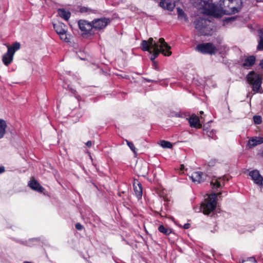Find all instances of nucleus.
I'll list each match as a JSON object with an SVG mask.
<instances>
[{
    "label": "nucleus",
    "mask_w": 263,
    "mask_h": 263,
    "mask_svg": "<svg viewBox=\"0 0 263 263\" xmlns=\"http://www.w3.org/2000/svg\"><path fill=\"white\" fill-rule=\"evenodd\" d=\"M195 28L200 35L209 36L213 33V23L211 20L198 18L194 22Z\"/></svg>",
    "instance_id": "nucleus-2"
},
{
    "label": "nucleus",
    "mask_w": 263,
    "mask_h": 263,
    "mask_svg": "<svg viewBox=\"0 0 263 263\" xmlns=\"http://www.w3.org/2000/svg\"><path fill=\"white\" fill-rule=\"evenodd\" d=\"M133 186L137 197L139 199H141L142 196V184L138 180H135L133 183Z\"/></svg>",
    "instance_id": "nucleus-15"
},
{
    "label": "nucleus",
    "mask_w": 263,
    "mask_h": 263,
    "mask_svg": "<svg viewBox=\"0 0 263 263\" xmlns=\"http://www.w3.org/2000/svg\"><path fill=\"white\" fill-rule=\"evenodd\" d=\"M253 119L255 124H260L262 122V118L260 116L255 115L253 116Z\"/></svg>",
    "instance_id": "nucleus-33"
},
{
    "label": "nucleus",
    "mask_w": 263,
    "mask_h": 263,
    "mask_svg": "<svg viewBox=\"0 0 263 263\" xmlns=\"http://www.w3.org/2000/svg\"><path fill=\"white\" fill-rule=\"evenodd\" d=\"M79 11L81 13H94V10L90 9V8L85 7V6L81 7L80 8Z\"/></svg>",
    "instance_id": "nucleus-31"
},
{
    "label": "nucleus",
    "mask_w": 263,
    "mask_h": 263,
    "mask_svg": "<svg viewBox=\"0 0 263 263\" xmlns=\"http://www.w3.org/2000/svg\"><path fill=\"white\" fill-rule=\"evenodd\" d=\"M159 42H161L160 48L156 50H152V53L150 60L155 62V60L158 57L159 54L161 53L165 56H170L172 54L171 51V47L165 42L163 38L159 39Z\"/></svg>",
    "instance_id": "nucleus-4"
},
{
    "label": "nucleus",
    "mask_w": 263,
    "mask_h": 263,
    "mask_svg": "<svg viewBox=\"0 0 263 263\" xmlns=\"http://www.w3.org/2000/svg\"><path fill=\"white\" fill-rule=\"evenodd\" d=\"M145 80H146V81L147 82H156V81H154V80H150V79H146Z\"/></svg>",
    "instance_id": "nucleus-43"
},
{
    "label": "nucleus",
    "mask_w": 263,
    "mask_h": 263,
    "mask_svg": "<svg viewBox=\"0 0 263 263\" xmlns=\"http://www.w3.org/2000/svg\"><path fill=\"white\" fill-rule=\"evenodd\" d=\"M67 88L68 89L69 91L72 94L75 95L77 92V91L76 89L70 87L69 86H67Z\"/></svg>",
    "instance_id": "nucleus-36"
},
{
    "label": "nucleus",
    "mask_w": 263,
    "mask_h": 263,
    "mask_svg": "<svg viewBox=\"0 0 263 263\" xmlns=\"http://www.w3.org/2000/svg\"><path fill=\"white\" fill-rule=\"evenodd\" d=\"M13 55L11 52H9V51L7 50V52L5 53L2 58V61L4 64L6 66H8L13 61Z\"/></svg>",
    "instance_id": "nucleus-21"
},
{
    "label": "nucleus",
    "mask_w": 263,
    "mask_h": 263,
    "mask_svg": "<svg viewBox=\"0 0 263 263\" xmlns=\"http://www.w3.org/2000/svg\"><path fill=\"white\" fill-rule=\"evenodd\" d=\"M257 3L263 2V0H256Z\"/></svg>",
    "instance_id": "nucleus-46"
},
{
    "label": "nucleus",
    "mask_w": 263,
    "mask_h": 263,
    "mask_svg": "<svg viewBox=\"0 0 263 263\" xmlns=\"http://www.w3.org/2000/svg\"><path fill=\"white\" fill-rule=\"evenodd\" d=\"M261 156L263 158V149H262V151L261 153Z\"/></svg>",
    "instance_id": "nucleus-48"
},
{
    "label": "nucleus",
    "mask_w": 263,
    "mask_h": 263,
    "mask_svg": "<svg viewBox=\"0 0 263 263\" xmlns=\"http://www.w3.org/2000/svg\"><path fill=\"white\" fill-rule=\"evenodd\" d=\"M249 175L255 184L258 185H261L262 184L263 177L258 170H254L251 171L249 173Z\"/></svg>",
    "instance_id": "nucleus-11"
},
{
    "label": "nucleus",
    "mask_w": 263,
    "mask_h": 263,
    "mask_svg": "<svg viewBox=\"0 0 263 263\" xmlns=\"http://www.w3.org/2000/svg\"><path fill=\"white\" fill-rule=\"evenodd\" d=\"M209 165L210 166H211V165L213 166V165H214V164L215 163V161H211L210 162H209Z\"/></svg>",
    "instance_id": "nucleus-41"
},
{
    "label": "nucleus",
    "mask_w": 263,
    "mask_h": 263,
    "mask_svg": "<svg viewBox=\"0 0 263 263\" xmlns=\"http://www.w3.org/2000/svg\"><path fill=\"white\" fill-rule=\"evenodd\" d=\"M23 263H31V262H29V261H25V262H24Z\"/></svg>",
    "instance_id": "nucleus-49"
},
{
    "label": "nucleus",
    "mask_w": 263,
    "mask_h": 263,
    "mask_svg": "<svg viewBox=\"0 0 263 263\" xmlns=\"http://www.w3.org/2000/svg\"><path fill=\"white\" fill-rule=\"evenodd\" d=\"M256 58L254 55H250L244 61L242 66L244 67H251L253 66L255 63Z\"/></svg>",
    "instance_id": "nucleus-22"
},
{
    "label": "nucleus",
    "mask_w": 263,
    "mask_h": 263,
    "mask_svg": "<svg viewBox=\"0 0 263 263\" xmlns=\"http://www.w3.org/2000/svg\"><path fill=\"white\" fill-rule=\"evenodd\" d=\"M161 146L165 148H171L173 147L172 143L165 140H162L161 141Z\"/></svg>",
    "instance_id": "nucleus-30"
},
{
    "label": "nucleus",
    "mask_w": 263,
    "mask_h": 263,
    "mask_svg": "<svg viewBox=\"0 0 263 263\" xmlns=\"http://www.w3.org/2000/svg\"><path fill=\"white\" fill-rule=\"evenodd\" d=\"M203 176L204 174L202 172L199 171L193 172L191 176H189V178L193 182L197 183H200L205 180Z\"/></svg>",
    "instance_id": "nucleus-12"
},
{
    "label": "nucleus",
    "mask_w": 263,
    "mask_h": 263,
    "mask_svg": "<svg viewBox=\"0 0 263 263\" xmlns=\"http://www.w3.org/2000/svg\"><path fill=\"white\" fill-rule=\"evenodd\" d=\"M219 5L224 14H233L241 10L242 0H220Z\"/></svg>",
    "instance_id": "nucleus-1"
},
{
    "label": "nucleus",
    "mask_w": 263,
    "mask_h": 263,
    "mask_svg": "<svg viewBox=\"0 0 263 263\" xmlns=\"http://www.w3.org/2000/svg\"><path fill=\"white\" fill-rule=\"evenodd\" d=\"M127 145L130 148V150L133 152L135 154H136V148L135 147L134 143L132 142L126 140Z\"/></svg>",
    "instance_id": "nucleus-34"
},
{
    "label": "nucleus",
    "mask_w": 263,
    "mask_h": 263,
    "mask_svg": "<svg viewBox=\"0 0 263 263\" xmlns=\"http://www.w3.org/2000/svg\"><path fill=\"white\" fill-rule=\"evenodd\" d=\"M21 47V44L18 42H15L14 43L11 47H8V51H9V52H11L13 54H14L15 52L18 50Z\"/></svg>",
    "instance_id": "nucleus-26"
},
{
    "label": "nucleus",
    "mask_w": 263,
    "mask_h": 263,
    "mask_svg": "<svg viewBox=\"0 0 263 263\" xmlns=\"http://www.w3.org/2000/svg\"><path fill=\"white\" fill-rule=\"evenodd\" d=\"M190 125L192 127L200 128L202 127L198 116L193 114L189 119Z\"/></svg>",
    "instance_id": "nucleus-14"
},
{
    "label": "nucleus",
    "mask_w": 263,
    "mask_h": 263,
    "mask_svg": "<svg viewBox=\"0 0 263 263\" xmlns=\"http://www.w3.org/2000/svg\"><path fill=\"white\" fill-rule=\"evenodd\" d=\"M5 170L4 166H0V174L4 173L5 172Z\"/></svg>",
    "instance_id": "nucleus-40"
},
{
    "label": "nucleus",
    "mask_w": 263,
    "mask_h": 263,
    "mask_svg": "<svg viewBox=\"0 0 263 263\" xmlns=\"http://www.w3.org/2000/svg\"><path fill=\"white\" fill-rule=\"evenodd\" d=\"M191 224L189 223H185L183 227L184 229H188L190 228Z\"/></svg>",
    "instance_id": "nucleus-38"
},
{
    "label": "nucleus",
    "mask_w": 263,
    "mask_h": 263,
    "mask_svg": "<svg viewBox=\"0 0 263 263\" xmlns=\"http://www.w3.org/2000/svg\"><path fill=\"white\" fill-rule=\"evenodd\" d=\"M176 116L177 117H180V116L179 115H176Z\"/></svg>",
    "instance_id": "nucleus-50"
},
{
    "label": "nucleus",
    "mask_w": 263,
    "mask_h": 263,
    "mask_svg": "<svg viewBox=\"0 0 263 263\" xmlns=\"http://www.w3.org/2000/svg\"><path fill=\"white\" fill-rule=\"evenodd\" d=\"M66 32H67V30H66L64 32L59 34L58 35H59L61 40L65 41L66 43H68L70 42V41H69V39L68 38L67 36Z\"/></svg>",
    "instance_id": "nucleus-32"
},
{
    "label": "nucleus",
    "mask_w": 263,
    "mask_h": 263,
    "mask_svg": "<svg viewBox=\"0 0 263 263\" xmlns=\"http://www.w3.org/2000/svg\"><path fill=\"white\" fill-rule=\"evenodd\" d=\"M76 229L78 230H82L84 227L80 223H77L75 225Z\"/></svg>",
    "instance_id": "nucleus-35"
},
{
    "label": "nucleus",
    "mask_w": 263,
    "mask_h": 263,
    "mask_svg": "<svg viewBox=\"0 0 263 263\" xmlns=\"http://www.w3.org/2000/svg\"><path fill=\"white\" fill-rule=\"evenodd\" d=\"M246 79L248 83L252 86V90L255 92L262 93L259 91L262 83V78L259 74L254 71H251L247 75Z\"/></svg>",
    "instance_id": "nucleus-6"
},
{
    "label": "nucleus",
    "mask_w": 263,
    "mask_h": 263,
    "mask_svg": "<svg viewBox=\"0 0 263 263\" xmlns=\"http://www.w3.org/2000/svg\"><path fill=\"white\" fill-rule=\"evenodd\" d=\"M177 14H178V19L179 20H183L185 22H187L188 18H187L186 14L183 11V10L181 8L178 7L177 8Z\"/></svg>",
    "instance_id": "nucleus-24"
},
{
    "label": "nucleus",
    "mask_w": 263,
    "mask_h": 263,
    "mask_svg": "<svg viewBox=\"0 0 263 263\" xmlns=\"http://www.w3.org/2000/svg\"><path fill=\"white\" fill-rule=\"evenodd\" d=\"M39 241L38 238H33L29 239L28 241H23L21 240H17V242H18L20 243L29 246V247H31L32 246V242H34V241Z\"/></svg>",
    "instance_id": "nucleus-28"
},
{
    "label": "nucleus",
    "mask_w": 263,
    "mask_h": 263,
    "mask_svg": "<svg viewBox=\"0 0 263 263\" xmlns=\"http://www.w3.org/2000/svg\"><path fill=\"white\" fill-rule=\"evenodd\" d=\"M110 23V20L109 18L102 17L92 20V25L93 26V29L99 30L104 29Z\"/></svg>",
    "instance_id": "nucleus-10"
},
{
    "label": "nucleus",
    "mask_w": 263,
    "mask_h": 263,
    "mask_svg": "<svg viewBox=\"0 0 263 263\" xmlns=\"http://www.w3.org/2000/svg\"><path fill=\"white\" fill-rule=\"evenodd\" d=\"M155 69H157V67H155Z\"/></svg>",
    "instance_id": "nucleus-51"
},
{
    "label": "nucleus",
    "mask_w": 263,
    "mask_h": 263,
    "mask_svg": "<svg viewBox=\"0 0 263 263\" xmlns=\"http://www.w3.org/2000/svg\"><path fill=\"white\" fill-rule=\"evenodd\" d=\"M85 144L88 147H90L92 145V142L90 140L88 141Z\"/></svg>",
    "instance_id": "nucleus-39"
},
{
    "label": "nucleus",
    "mask_w": 263,
    "mask_h": 263,
    "mask_svg": "<svg viewBox=\"0 0 263 263\" xmlns=\"http://www.w3.org/2000/svg\"><path fill=\"white\" fill-rule=\"evenodd\" d=\"M211 185L213 189H217L221 187V184L217 179H213L211 182Z\"/></svg>",
    "instance_id": "nucleus-29"
},
{
    "label": "nucleus",
    "mask_w": 263,
    "mask_h": 263,
    "mask_svg": "<svg viewBox=\"0 0 263 263\" xmlns=\"http://www.w3.org/2000/svg\"><path fill=\"white\" fill-rule=\"evenodd\" d=\"M193 5L199 9L206 10V13L211 15H215L216 6L210 3V0H190Z\"/></svg>",
    "instance_id": "nucleus-5"
},
{
    "label": "nucleus",
    "mask_w": 263,
    "mask_h": 263,
    "mask_svg": "<svg viewBox=\"0 0 263 263\" xmlns=\"http://www.w3.org/2000/svg\"><path fill=\"white\" fill-rule=\"evenodd\" d=\"M160 46L161 42H159V40L156 42L152 37L149 38L147 41L143 40L141 43V49L144 51L149 52V53H152V50L160 48Z\"/></svg>",
    "instance_id": "nucleus-7"
},
{
    "label": "nucleus",
    "mask_w": 263,
    "mask_h": 263,
    "mask_svg": "<svg viewBox=\"0 0 263 263\" xmlns=\"http://www.w3.org/2000/svg\"><path fill=\"white\" fill-rule=\"evenodd\" d=\"M259 65L260 66L261 68L263 69V59L260 61Z\"/></svg>",
    "instance_id": "nucleus-42"
},
{
    "label": "nucleus",
    "mask_w": 263,
    "mask_h": 263,
    "mask_svg": "<svg viewBox=\"0 0 263 263\" xmlns=\"http://www.w3.org/2000/svg\"><path fill=\"white\" fill-rule=\"evenodd\" d=\"M53 28L58 34L64 32L66 29V26L61 22L53 24Z\"/></svg>",
    "instance_id": "nucleus-19"
},
{
    "label": "nucleus",
    "mask_w": 263,
    "mask_h": 263,
    "mask_svg": "<svg viewBox=\"0 0 263 263\" xmlns=\"http://www.w3.org/2000/svg\"><path fill=\"white\" fill-rule=\"evenodd\" d=\"M184 165H183V164H181V166H180V169H181V170H183L184 169Z\"/></svg>",
    "instance_id": "nucleus-45"
},
{
    "label": "nucleus",
    "mask_w": 263,
    "mask_h": 263,
    "mask_svg": "<svg viewBox=\"0 0 263 263\" xmlns=\"http://www.w3.org/2000/svg\"><path fill=\"white\" fill-rule=\"evenodd\" d=\"M160 2L159 4V6L163 8L164 9H166L168 11H173L175 5L173 4L169 0H160Z\"/></svg>",
    "instance_id": "nucleus-18"
},
{
    "label": "nucleus",
    "mask_w": 263,
    "mask_h": 263,
    "mask_svg": "<svg viewBox=\"0 0 263 263\" xmlns=\"http://www.w3.org/2000/svg\"><path fill=\"white\" fill-rule=\"evenodd\" d=\"M7 124L6 121L0 119V139L2 138L6 133Z\"/></svg>",
    "instance_id": "nucleus-25"
},
{
    "label": "nucleus",
    "mask_w": 263,
    "mask_h": 263,
    "mask_svg": "<svg viewBox=\"0 0 263 263\" xmlns=\"http://www.w3.org/2000/svg\"><path fill=\"white\" fill-rule=\"evenodd\" d=\"M203 134L204 136H207L210 139L216 140L217 139L216 131L213 129H211V128L206 127L205 125L203 126Z\"/></svg>",
    "instance_id": "nucleus-16"
},
{
    "label": "nucleus",
    "mask_w": 263,
    "mask_h": 263,
    "mask_svg": "<svg viewBox=\"0 0 263 263\" xmlns=\"http://www.w3.org/2000/svg\"><path fill=\"white\" fill-rule=\"evenodd\" d=\"M78 26L80 30L82 32V35H93L95 32H92L93 26L92 25V21L88 22L85 20H80L78 21Z\"/></svg>",
    "instance_id": "nucleus-9"
},
{
    "label": "nucleus",
    "mask_w": 263,
    "mask_h": 263,
    "mask_svg": "<svg viewBox=\"0 0 263 263\" xmlns=\"http://www.w3.org/2000/svg\"><path fill=\"white\" fill-rule=\"evenodd\" d=\"M196 50L202 54L212 55L216 54L218 49L213 43L209 42L197 45Z\"/></svg>",
    "instance_id": "nucleus-8"
},
{
    "label": "nucleus",
    "mask_w": 263,
    "mask_h": 263,
    "mask_svg": "<svg viewBox=\"0 0 263 263\" xmlns=\"http://www.w3.org/2000/svg\"><path fill=\"white\" fill-rule=\"evenodd\" d=\"M263 143V138L261 137H255L252 138L248 142V145L250 148L253 147L258 144Z\"/></svg>",
    "instance_id": "nucleus-17"
},
{
    "label": "nucleus",
    "mask_w": 263,
    "mask_h": 263,
    "mask_svg": "<svg viewBox=\"0 0 263 263\" xmlns=\"http://www.w3.org/2000/svg\"><path fill=\"white\" fill-rule=\"evenodd\" d=\"M249 260L253 263H257V261L254 257L249 258Z\"/></svg>",
    "instance_id": "nucleus-37"
},
{
    "label": "nucleus",
    "mask_w": 263,
    "mask_h": 263,
    "mask_svg": "<svg viewBox=\"0 0 263 263\" xmlns=\"http://www.w3.org/2000/svg\"><path fill=\"white\" fill-rule=\"evenodd\" d=\"M28 186L33 190L39 193H42L45 189L40 185L36 180H30L28 182Z\"/></svg>",
    "instance_id": "nucleus-13"
},
{
    "label": "nucleus",
    "mask_w": 263,
    "mask_h": 263,
    "mask_svg": "<svg viewBox=\"0 0 263 263\" xmlns=\"http://www.w3.org/2000/svg\"><path fill=\"white\" fill-rule=\"evenodd\" d=\"M234 17H231V18H229L228 19V20H234Z\"/></svg>",
    "instance_id": "nucleus-47"
},
{
    "label": "nucleus",
    "mask_w": 263,
    "mask_h": 263,
    "mask_svg": "<svg viewBox=\"0 0 263 263\" xmlns=\"http://www.w3.org/2000/svg\"><path fill=\"white\" fill-rule=\"evenodd\" d=\"M197 208H199V206L195 207V208H194V210H195V212H199V209H197Z\"/></svg>",
    "instance_id": "nucleus-44"
},
{
    "label": "nucleus",
    "mask_w": 263,
    "mask_h": 263,
    "mask_svg": "<svg viewBox=\"0 0 263 263\" xmlns=\"http://www.w3.org/2000/svg\"><path fill=\"white\" fill-rule=\"evenodd\" d=\"M221 194V193H212L204 201L201 203L199 209V212H202L204 215H209L216 208L217 205V196Z\"/></svg>",
    "instance_id": "nucleus-3"
},
{
    "label": "nucleus",
    "mask_w": 263,
    "mask_h": 263,
    "mask_svg": "<svg viewBox=\"0 0 263 263\" xmlns=\"http://www.w3.org/2000/svg\"><path fill=\"white\" fill-rule=\"evenodd\" d=\"M259 40L257 46V49L259 51L263 50V28L260 29L258 31Z\"/></svg>",
    "instance_id": "nucleus-23"
},
{
    "label": "nucleus",
    "mask_w": 263,
    "mask_h": 263,
    "mask_svg": "<svg viewBox=\"0 0 263 263\" xmlns=\"http://www.w3.org/2000/svg\"><path fill=\"white\" fill-rule=\"evenodd\" d=\"M58 15L65 21H68L71 16V13L68 10H66L64 8H59L57 10Z\"/></svg>",
    "instance_id": "nucleus-20"
},
{
    "label": "nucleus",
    "mask_w": 263,
    "mask_h": 263,
    "mask_svg": "<svg viewBox=\"0 0 263 263\" xmlns=\"http://www.w3.org/2000/svg\"><path fill=\"white\" fill-rule=\"evenodd\" d=\"M158 231L160 232H161L166 235H168L172 232L171 229L165 227L163 225L159 226V227H158Z\"/></svg>",
    "instance_id": "nucleus-27"
}]
</instances>
